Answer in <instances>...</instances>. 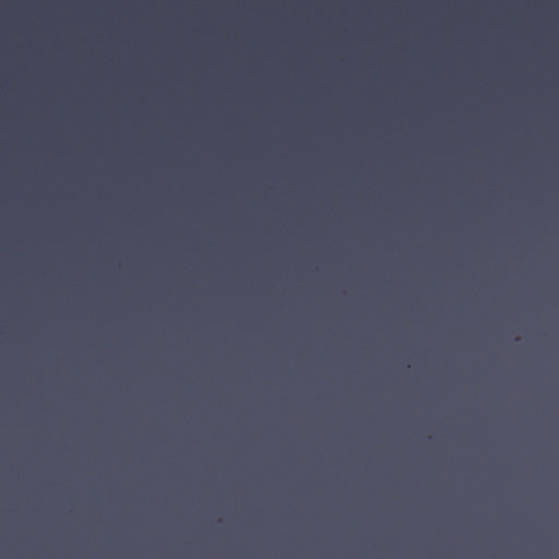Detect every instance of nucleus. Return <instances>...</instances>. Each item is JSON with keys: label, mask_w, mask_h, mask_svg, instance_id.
I'll return each mask as SVG.
<instances>
[{"label": "nucleus", "mask_w": 559, "mask_h": 559, "mask_svg": "<svg viewBox=\"0 0 559 559\" xmlns=\"http://www.w3.org/2000/svg\"><path fill=\"white\" fill-rule=\"evenodd\" d=\"M66 311L67 309L64 308L63 309V400H66V394H67V337H68V349H71V331L68 330V326H67V319H66ZM67 412V401H63V413L66 414ZM64 430L67 429V424L64 423ZM63 439L66 440V436L63 437ZM66 449H67V445L64 444L63 445V451L66 452ZM67 464V456L64 455L63 457V465ZM63 468L66 469V466H63ZM63 474H66V471L63 472ZM67 490V475H63V491ZM63 499L66 500L67 499V495L66 492H63Z\"/></svg>", "instance_id": "obj_6"}, {"label": "nucleus", "mask_w": 559, "mask_h": 559, "mask_svg": "<svg viewBox=\"0 0 559 559\" xmlns=\"http://www.w3.org/2000/svg\"><path fill=\"white\" fill-rule=\"evenodd\" d=\"M66 311L67 309L64 308L63 309V400H66V394H67V337H68V349H71V331L68 330V326H67V319H66ZM67 412V401H63V413L66 414ZM64 430L67 429V424L64 423ZM63 439L66 440V436L63 437ZM66 449H67V445L64 444L63 445V451L66 452ZM67 464V456L64 455L63 457V465ZM63 468L66 469V466H63ZM63 474H66V471L63 472ZM67 490V475H63V491ZM63 499L66 500L67 499V495L66 492H63Z\"/></svg>", "instance_id": "obj_8"}, {"label": "nucleus", "mask_w": 559, "mask_h": 559, "mask_svg": "<svg viewBox=\"0 0 559 559\" xmlns=\"http://www.w3.org/2000/svg\"><path fill=\"white\" fill-rule=\"evenodd\" d=\"M66 311L67 309L64 308L63 309V400H66V394H67V337H68V349H71V331L68 330V326H67V319H66ZM67 412V401H63V413L66 414ZM64 430L67 429V424L64 423ZM63 439L66 440V436L63 437ZM66 449H67V445L64 444L63 445V451L66 452ZM67 464V456L64 455L63 457V465ZM63 468L66 469V466H63ZM63 474H66V471L63 472ZM67 490V475H63V491ZM63 499L66 500L67 499V495L66 492H63Z\"/></svg>", "instance_id": "obj_7"}, {"label": "nucleus", "mask_w": 559, "mask_h": 559, "mask_svg": "<svg viewBox=\"0 0 559 559\" xmlns=\"http://www.w3.org/2000/svg\"><path fill=\"white\" fill-rule=\"evenodd\" d=\"M66 311L67 309L64 308L63 309V400H66V394H67V337H68V349H71V331L68 330V326H67V319H66ZM67 412V401H63V413L66 414ZM64 430L67 429V424L64 423ZM63 439L66 440V436L63 437ZM66 449H67V445L64 444L63 445V451L66 452ZM67 464V456L64 455L63 457V465ZM63 468L66 469V466H63ZM63 474H66V471L63 472ZM67 490V475H63V491ZM63 499L66 500L67 499V495L66 492H63Z\"/></svg>", "instance_id": "obj_4"}, {"label": "nucleus", "mask_w": 559, "mask_h": 559, "mask_svg": "<svg viewBox=\"0 0 559 559\" xmlns=\"http://www.w3.org/2000/svg\"><path fill=\"white\" fill-rule=\"evenodd\" d=\"M62 254L63 301L70 314V100H62ZM68 318L67 326H70Z\"/></svg>", "instance_id": "obj_1"}, {"label": "nucleus", "mask_w": 559, "mask_h": 559, "mask_svg": "<svg viewBox=\"0 0 559 559\" xmlns=\"http://www.w3.org/2000/svg\"><path fill=\"white\" fill-rule=\"evenodd\" d=\"M66 311L67 309L64 308L63 309V400H66V394H67V337H68V349H71V331L68 330V326H67V319H66ZM67 412V401H63V413L66 414ZM64 430L67 429V424L64 423ZM63 439L66 440V436L63 437ZM66 449H67V445L64 444L63 445V451L66 452ZM67 464V456L64 455L63 457V465ZM63 468L66 469V466H63ZM63 474H66V471L63 472ZM67 490V475H63V491ZM63 499L66 500L67 499V495L66 492H63Z\"/></svg>", "instance_id": "obj_2"}, {"label": "nucleus", "mask_w": 559, "mask_h": 559, "mask_svg": "<svg viewBox=\"0 0 559 559\" xmlns=\"http://www.w3.org/2000/svg\"><path fill=\"white\" fill-rule=\"evenodd\" d=\"M66 311L67 309L64 308L63 309V400H66V394H67V337H68V349H71V331L68 330V326H67V319H66ZM67 412V401H63V413L66 414ZM64 430L67 429V424L64 423ZM63 439L66 440V436L63 437ZM66 449H67V445L64 444L63 445V451L66 452ZM67 464V456L64 455L63 457V465ZM63 468L66 469V466H63ZM63 474H66V471L63 472ZM67 490V475H63V491ZM63 499L66 500L67 499V495L66 492H63Z\"/></svg>", "instance_id": "obj_3"}, {"label": "nucleus", "mask_w": 559, "mask_h": 559, "mask_svg": "<svg viewBox=\"0 0 559 559\" xmlns=\"http://www.w3.org/2000/svg\"><path fill=\"white\" fill-rule=\"evenodd\" d=\"M67 524L64 523V527H63V544L66 545L67 543ZM63 559H67V554L64 552L63 554Z\"/></svg>", "instance_id": "obj_10"}, {"label": "nucleus", "mask_w": 559, "mask_h": 559, "mask_svg": "<svg viewBox=\"0 0 559 559\" xmlns=\"http://www.w3.org/2000/svg\"><path fill=\"white\" fill-rule=\"evenodd\" d=\"M66 311L67 309L64 308L63 309V400H66V394H67V337H68V349H71V331L68 330V326H67V319H66ZM67 412V401H63V413L66 414ZM64 430L67 429V424L64 423ZM63 439L66 440V436L63 437ZM66 449H67V445L64 444L63 445V451L66 452ZM67 464V456L64 455L63 457V465ZM63 468L66 469V466H63ZM63 474H66V471L63 472ZM67 490V475H63V491ZM63 499L66 500L67 499V495L66 492H63Z\"/></svg>", "instance_id": "obj_5"}, {"label": "nucleus", "mask_w": 559, "mask_h": 559, "mask_svg": "<svg viewBox=\"0 0 559 559\" xmlns=\"http://www.w3.org/2000/svg\"><path fill=\"white\" fill-rule=\"evenodd\" d=\"M66 311L67 309L64 308L63 309V400H66V394H67V337H68V349H71V331L68 330V326H67V319H66ZM67 412V401H63V413L66 414ZM64 430L67 429V424L64 423ZM63 439L66 440V436L63 437ZM66 449H67V445L64 444L63 445V451L66 452ZM67 464V456L64 455L63 457V465ZM63 468L66 469V466H63ZM63 474H66V471L63 472ZM67 490V475H63V491ZM63 499L66 500L67 499V495L66 492H63Z\"/></svg>", "instance_id": "obj_9"}]
</instances>
